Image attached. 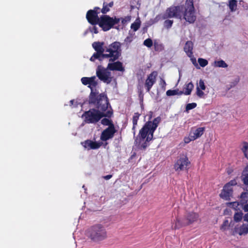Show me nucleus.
<instances>
[{"label": "nucleus", "mask_w": 248, "mask_h": 248, "mask_svg": "<svg viewBox=\"0 0 248 248\" xmlns=\"http://www.w3.org/2000/svg\"><path fill=\"white\" fill-rule=\"evenodd\" d=\"M237 182L235 179H233L231 180L230 182L226 184L225 185L230 187L232 188V186H235L237 185Z\"/></svg>", "instance_id": "a19ab883"}, {"label": "nucleus", "mask_w": 248, "mask_h": 248, "mask_svg": "<svg viewBox=\"0 0 248 248\" xmlns=\"http://www.w3.org/2000/svg\"><path fill=\"white\" fill-rule=\"evenodd\" d=\"M93 10L95 12H97V14L100 13V8L98 7H95Z\"/></svg>", "instance_id": "3c124183"}, {"label": "nucleus", "mask_w": 248, "mask_h": 248, "mask_svg": "<svg viewBox=\"0 0 248 248\" xmlns=\"http://www.w3.org/2000/svg\"><path fill=\"white\" fill-rule=\"evenodd\" d=\"M104 45V42L99 41L92 44V47L95 52L93 54L90 60L94 62L97 60L102 62L107 59L109 62L107 67L109 70L124 71L123 63L120 61L115 62L122 56L121 43L115 41L107 46H105Z\"/></svg>", "instance_id": "f257e3e1"}, {"label": "nucleus", "mask_w": 248, "mask_h": 248, "mask_svg": "<svg viewBox=\"0 0 248 248\" xmlns=\"http://www.w3.org/2000/svg\"><path fill=\"white\" fill-rule=\"evenodd\" d=\"M230 205H232V206L236 210L239 209V206H241V202L239 203L237 202H232L229 203Z\"/></svg>", "instance_id": "79ce46f5"}, {"label": "nucleus", "mask_w": 248, "mask_h": 248, "mask_svg": "<svg viewBox=\"0 0 248 248\" xmlns=\"http://www.w3.org/2000/svg\"><path fill=\"white\" fill-rule=\"evenodd\" d=\"M96 75L101 81L107 84L112 80L113 77L108 67L105 68L101 65H98L96 69Z\"/></svg>", "instance_id": "1a4fd4ad"}, {"label": "nucleus", "mask_w": 248, "mask_h": 248, "mask_svg": "<svg viewBox=\"0 0 248 248\" xmlns=\"http://www.w3.org/2000/svg\"><path fill=\"white\" fill-rule=\"evenodd\" d=\"M242 151L244 152L246 157L248 159V143L244 142Z\"/></svg>", "instance_id": "c9c22d12"}, {"label": "nucleus", "mask_w": 248, "mask_h": 248, "mask_svg": "<svg viewBox=\"0 0 248 248\" xmlns=\"http://www.w3.org/2000/svg\"><path fill=\"white\" fill-rule=\"evenodd\" d=\"M157 75L158 73L156 71H154L147 75L144 84L146 92H149L153 85L156 83Z\"/></svg>", "instance_id": "9b49d317"}, {"label": "nucleus", "mask_w": 248, "mask_h": 248, "mask_svg": "<svg viewBox=\"0 0 248 248\" xmlns=\"http://www.w3.org/2000/svg\"><path fill=\"white\" fill-rule=\"evenodd\" d=\"M199 218V215L198 213L194 212H187L186 213L183 218H176L175 224L172 226V228L176 230L189 226L197 222Z\"/></svg>", "instance_id": "39448f33"}, {"label": "nucleus", "mask_w": 248, "mask_h": 248, "mask_svg": "<svg viewBox=\"0 0 248 248\" xmlns=\"http://www.w3.org/2000/svg\"><path fill=\"white\" fill-rule=\"evenodd\" d=\"M183 5V10L182 16L190 24L194 23L196 20V15L194 6L193 0H186L185 4Z\"/></svg>", "instance_id": "423d86ee"}, {"label": "nucleus", "mask_w": 248, "mask_h": 248, "mask_svg": "<svg viewBox=\"0 0 248 248\" xmlns=\"http://www.w3.org/2000/svg\"><path fill=\"white\" fill-rule=\"evenodd\" d=\"M140 21L139 19H137L131 25V28L133 29L134 31H136L140 28Z\"/></svg>", "instance_id": "c85d7f7f"}, {"label": "nucleus", "mask_w": 248, "mask_h": 248, "mask_svg": "<svg viewBox=\"0 0 248 248\" xmlns=\"http://www.w3.org/2000/svg\"><path fill=\"white\" fill-rule=\"evenodd\" d=\"M196 88H198L199 89L202 90H205L206 86L204 84V81L202 79L199 80V84L197 85Z\"/></svg>", "instance_id": "58836bf2"}, {"label": "nucleus", "mask_w": 248, "mask_h": 248, "mask_svg": "<svg viewBox=\"0 0 248 248\" xmlns=\"http://www.w3.org/2000/svg\"><path fill=\"white\" fill-rule=\"evenodd\" d=\"M190 161L186 155H180L174 164V169L175 171H181L184 170H188Z\"/></svg>", "instance_id": "9d476101"}, {"label": "nucleus", "mask_w": 248, "mask_h": 248, "mask_svg": "<svg viewBox=\"0 0 248 248\" xmlns=\"http://www.w3.org/2000/svg\"><path fill=\"white\" fill-rule=\"evenodd\" d=\"M184 93V91H179L178 89L169 90L166 92L167 96H172L175 95H182Z\"/></svg>", "instance_id": "393cba45"}, {"label": "nucleus", "mask_w": 248, "mask_h": 248, "mask_svg": "<svg viewBox=\"0 0 248 248\" xmlns=\"http://www.w3.org/2000/svg\"><path fill=\"white\" fill-rule=\"evenodd\" d=\"M197 106L196 103H192L187 104L186 107V110L188 111L189 110L194 108Z\"/></svg>", "instance_id": "e433bc0d"}, {"label": "nucleus", "mask_w": 248, "mask_h": 248, "mask_svg": "<svg viewBox=\"0 0 248 248\" xmlns=\"http://www.w3.org/2000/svg\"><path fill=\"white\" fill-rule=\"evenodd\" d=\"M153 114V112H152V111L150 112L149 118V121H150V120L152 119Z\"/></svg>", "instance_id": "864d4df0"}, {"label": "nucleus", "mask_w": 248, "mask_h": 248, "mask_svg": "<svg viewBox=\"0 0 248 248\" xmlns=\"http://www.w3.org/2000/svg\"><path fill=\"white\" fill-rule=\"evenodd\" d=\"M92 32H93L94 33H97L98 32V29L95 26H93L92 30Z\"/></svg>", "instance_id": "09e8293b"}, {"label": "nucleus", "mask_w": 248, "mask_h": 248, "mask_svg": "<svg viewBox=\"0 0 248 248\" xmlns=\"http://www.w3.org/2000/svg\"><path fill=\"white\" fill-rule=\"evenodd\" d=\"M115 127H108L104 129L101 133L100 140L102 141H107L108 140L113 138L115 133L116 132Z\"/></svg>", "instance_id": "f8f14e48"}, {"label": "nucleus", "mask_w": 248, "mask_h": 248, "mask_svg": "<svg viewBox=\"0 0 248 248\" xmlns=\"http://www.w3.org/2000/svg\"><path fill=\"white\" fill-rule=\"evenodd\" d=\"M160 85L161 86V88L164 90H165L166 89V83L165 81V80L163 79H161V80L160 81Z\"/></svg>", "instance_id": "a18cd8bd"}, {"label": "nucleus", "mask_w": 248, "mask_h": 248, "mask_svg": "<svg viewBox=\"0 0 248 248\" xmlns=\"http://www.w3.org/2000/svg\"><path fill=\"white\" fill-rule=\"evenodd\" d=\"M95 79H96L95 76H93V77H90L89 78V85L88 86V87L89 88H90L91 90V93H94L96 94V96L97 95V96H98L100 95V93L99 94L98 92H94L93 91V88H95L98 85V82Z\"/></svg>", "instance_id": "a211bd4d"}, {"label": "nucleus", "mask_w": 248, "mask_h": 248, "mask_svg": "<svg viewBox=\"0 0 248 248\" xmlns=\"http://www.w3.org/2000/svg\"><path fill=\"white\" fill-rule=\"evenodd\" d=\"M245 204L243 205L242 206L241 205V207H243V209H244V210L245 211V212H248V203L247 204H246V203H244Z\"/></svg>", "instance_id": "de8ad7c7"}, {"label": "nucleus", "mask_w": 248, "mask_h": 248, "mask_svg": "<svg viewBox=\"0 0 248 248\" xmlns=\"http://www.w3.org/2000/svg\"><path fill=\"white\" fill-rule=\"evenodd\" d=\"M101 123L103 125L108 126V127L112 126V127H115L114 124L111 120L108 118H103L101 121Z\"/></svg>", "instance_id": "a878e982"}, {"label": "nucleus", "mask_w": 248, "mask_h": 248, "mask_svg": "<svg viewBox=\"0 0 248 248\" xmlns=\"http://www.w3.org/2000/svg\"><path fill=\"white\" fill-rule=\"evenodd\" d=\"M113 6V2L111 1L109 3H107L106 2L103 3V6L102 9H101V12L105 14L107 13H108V11H109V8L112 7Z\"/></svg>", "instance_id": "5701e85b"}, {"label": "nucleus", "mask_w": 248, "mask_h": 248, "mask_svg": "<svg viewBox=\"0 0 248 248\" xmlns=\"http://www.w3.org/2000/svg\"><path fill=\"white\" fill-rule=\"evenodd\" d=\"M196 94L200 98H204L205 95L202 90L199 89L198 88H196Z\"/></svg>", "instance_id": "ea45409f"}, {"label": "nucleus", "mask_w": 248, "mask_h": 248, "mask_svg": "<svg viewBox=\"0 0 248 248\" xmlns=\"http://www.w3.org/2000/svg\"><path fill=\"white\" fill-rule=\"evenodd\" d=\"M137 89L140 99L142 101L144 97V93H143V86L139 83L137 85Z\"/></svg>", "instance_id": "bb28decb"}, {"label": "nucleus", "mask_w": 248, "mask_h": 248, "mask_svg": "<svg viewBox=\"0 0 248 248\" xmlns=\"http://www.w3.org/2000/svg\"><path fill=\"white\" fill-rule=\"evenodd\" d=\"M154 46L155 51H161L164 49L163 45L157 42H155Z\"/></svg>", "instance_id": "72a5a7b5"}, {"label": "nucleus", "mask_w": 248, "mask_h": 248, "mask_svg": "<svg viewBox=\"0 0 248 248\" xmlns=\"http://www.w3.org/2000/svg\"><path fill=\"white\" fill-rule=\"evenodd\" d=\"M82 83L84 85H89V78L83 77L81 79Z\"/></svg>", "instance_id": "37998d69"}, {"label": "nucleus", "mask_w": 248, "mask_h": 248, "mask_svg": "<svg viewBox=\"0 0 248 248\" xmlns=\"http://www.w3.org/2000/svg\"><path fill=\"white\" fill-rule=\"evenodd\" d=\"M198 61L201 67H204L208 64V61L205 59L199 58Z\"/></svg>", "instance_id": "f704fd0d"}, {"label": "nucleus", "mask_w": 248, "mask_h": 248, "mask_svg": "<svg viewBox=\"0 0 248 248\" xmlns=\"http://www.w3.org/2000/svg\"><path fill=\"white\" fill-rule=\"evenodd\" d=\"M173 21L172 20H170L168 19H166L165 21L164 22V26L167 29H170L173 24Z\"/></svg>", "instance_id": "473e14b6"}, {"label": "nucleus", "mask_w": 248, "mask_h": 248, "mask_svg": "<svg viewBox=\"0 0 248 248\" xmlns=\"http://www.w3.org/2000/svg\"><path fill=\"white\" fill-rule=\"evenodd\" d=\"M243 215L241 212L235 213L233 217L234 221L237 222L240 221L242 219Z\"/></svg>", "instance_id": "2f4dec72"}, {"label": "nucleus", "mask_w": 248, "mask_h": 248, "mask_svg": "<svg viewBox=\"0 0 248 248\" xmlns=\"http://www.w3.org/2000/svg\"><path fill=\"white\" fill-rule=\"evenodd\" d=\"M143 45L148 47H151L153 46L152 40L150 38L146 39L144 41Z\"/></svg>", "instance_id": "4c0bfd02"}, {"label": "nucleus", "mask_w": 248, "mask_h": 248, "mask_svg": "<svg viewBox=\"0 0 248 248\" xmlns=\"http://www.w3.org/2000/svg\"><path fill=\"white\" fill-rule=\"evenodd\" d=\"M232 188H230L224 185L220 194H219V196L221 198L225 200L229 201L230 200L231 197L232 196Z\"/></svg>", "instance_id": "2eb2a0df"}, {"label": "nucleus", "mask_w": 248, "mask_h": 248, "mask_svg": "<svg viewBox=\"0 0 248 248\" xmlns=\"http://www.w3.org/2000/svg\"><path fill=\"white\" fill-rule=\"evenodd\" d=\"M98 15L94 11L89 10L86 14V18L88 22L93 25L98 24L100 20Z\"/></svg>", "instance_id": "ddd939ff"}, {"label": "nucleus", "mask_w": 248, "mask_h": 248, "mask_svg": "<svg viewBox=\"0 0 248 248\" xmlns=\"http://www.w3.org/2000/svg\"><path fill=\"white\" fill-rule=\"evenodd\" d=\"M183 10V4L177 6L172 5L168 8L163 15L157 16L155 19L158 18V19L165 20L173 17L181 19Z\"/></svg>", "instance_id": "0eeeda50"}, {"label": "nucleus", "mask_w": 248, "mask_h": 248, "mask_svg": "<svg viewBox=\"0 0 248 248\" xmlns=\"http://www.w3.org/2000/svg\"><path fill=\"white\" fill-rule=\"evenodd\" d=\"M102 144V142L93 141L90 140H87L81 142V144L88 150L99 149Z\"/></svg>", "instance_id": "4468645a"}, {"label": "nucleus", "mask_w": 248, "mask_h": 248, "mask_svg": "<svg viewBox=\"0 0 248 248\" xmlns=\"http://www.w3.org/2000/svg\"><path fill=\"white\" fill-rule=\"evenodd\" d=\"M228 6L232 12H234L237 9V1L236 0H229Z\"/></svg>", "instance_id": "b1692460"}, {"label": "nucleus", "mask_w": 248, "mask_h": 248, "mask_svg": "<svg viewBox=\"0 0 248 248\" xmlns=\"http://www.w3.org/2000/svg\"><path fill=\"white\" fill-rule=\"evenodd\" d=\"M108 143L106 141L105 143L102 144V145H103L104 147L105 148L106 147V146L108 145Z\"/></svg>", "instance_id": "5fc2aeb1"}, {"label": "nucleus", "mask_w": 248, "mask_h": 248, "mask_svg": "<svg viewBox=\"0 0 248 248\" xmlns=\"http://www.w3.org/2000/svg\"><path fill=\"white\" fill-rule=\"evenodd\" d=\"M89 103L95 106L96 109L91 108L83 113L82 117L84 118L85 123L95 124L103 117L110 118L112 115L113 112L111 109L106 111L110 105L105 93H100L97 96L94 93H90Z\"/></svg>", "instance_id": "f03ea898"}, {"label": "nucleus", "mask_w": 248, "mask_h": 248, "mask_svg": "<svg viewBox=\"0 0 248 248\" xmlns=\"http://www.w3.org/2000/svg\"><path fill=\"white\" fill-rule=\"evenodd\" d=\"M228 223V220H226L224 221L223 224L221 225L220 228L222 230H225V227L227 226V224Z\"/></svg>", "instance_id": "49530a36"}, {"label": "nucleus", "mask_w": 248, "mask_h": 248, "mask_svg": "<svg viewBox=\"0 0 248 248\" xmlns=\"http://www.w3.org/2000/svg\"><path fill=\"white\" fill-rule=\"evenodd\" d=\"M86 235L94 242L103 241L108 237L107 230L101 224H96L91 226L86 231Z\"/></svg>", "instance_id": "20e7f679"}, {"label": "nucleus", "mask_w": 248, "mask_h": 248, "mask_svg": "<svg viewBox=\"0 0 248 248\" xmlns=\"http://www.w3.org/2000/svg\"><path fill=\"white\" fill-rule=\"evenodd\" d=\"M204 130V127H199L194 130L191 131L189 135H191L192 139L195 140L203 135Z\"/></svg>", "instance_id": "f3484780"}, {"label": "nucleus", "mask_w": 248, "mask_h": 248, "mask_svg": "<svg viewBox=\"0 0 248 248\" xmlns=\"http://www.w3.org/2000/svg\"><path fill=\"white\" fill-rule=\"evenodd\" d=\"M193 43L191 41H187L184 47V50L187 56L189 57H193Z\"/></svg>", "instance_id": "dca6fc26"}, {"label": "nucleus", "mask_w": 248, "mask_h": 248, "mask_svg": "<svg viewBox=\"0 0 248 248\" xmlns=\"http://www.w3.org/2000/svg\"><path fill=\"white\" fill-rule=\"evenodd\" d=\"M112 177V175L111 174L107 175L106 176H103V178L105 180H109Z\"/></svg>", "instance_id": "8fccbe9b"}, {"label": "nucleus", "mask_w": 248, "mask_h": 248, "mask_svg": "<svg viewBox=\"0 0 248 248\" xmlns=\"http://www.w3.org/2000/svg\"><path fill=\"white\" fill-rule=\"evenodd\" d=\"M140 116V114L139 112H135L134 114V115L132 118V123H133V127L132 130L133 132L134 135L136 134V126L138 124V121L139 119Z\"/></svg>", "instance_id": "aec40b11"}, {"label": "nucleus", "mask_w": 248, "mask_h": 248, "mask_svg": "<svg viewBox=\"0 0 248 248\" xmlns=\"http://www.w3.org/2000/svg\"><path fill=\"white\" fill-rule=\"evenodd\" d=\"M240 198L241 204L242 206L244 203H246L248 201V192H244L241 194Z\"/></svg>", "instance_id": "cd10ccee"}, {"label": "nucleus", "mask_w": 248, "mask_h": 248, "mask_svg": "<svg viewBox=\"0 0 248 248\" xmlns=\"http://www.w3.org/2000/svg\"><path fill=\"white\" fill-rule=\"evenodd\" d=\"M120 19L116 17L113 18L108 15H103L100 18L98 23L99 26L104 31L109 30L113 26L119 23Z\"/></svg>", "instance_id": "6e6552de"}, {"label": "nucleus", "mask_w": 248, "mask_h": 248, "mask_svg": "<svg viewBox=\"0 0 248 248\" xmlns=\"http://www.w3.org/2000/svg\"><path fill=\"white\" fill-rule=\"evenodd\" d=\"M192 137H191V135H189V137H185L184 139V141L185 143L187 144L189 143L191 141H193L194 140L192 139Z\"/></svg>", "instance_id": "c03bdc74"}, {"label": "nucleus", "mask_w": 248, "mask_h": 248, "mask_svg": "<svg viewBox=\"0 0 248 248\" xmlns=\"http://www.w3.org/2000/svg\"><path fill=\"white\" fill-rule=\"evenodd\" d=\"M244 220L248 222V213L244 216Z\"/></svg>", "instance_id": "603ef678"}, {"label": "nucleus", "mask_w": 248, "mask_h": 248, "mask_svg": "<svg viewBox=\"0 0 248 248\" xmlns=\"http://www.w3.org/2000/svg\"><path fill=\"white\" fill-rule=\"evenodd\" d=\"M160 122L161 118L158 116L153 121H148L145 123L135 140L139 149L145 150L149 146V142L153 139L154 133Z\"/></svg>", "instance_id": "7ed1b4c3"}, {"label": "nucleus", "mask_w": 248, "mask_h": 248, "mask_svg": "<svg viewBox=\"0 0 248 248\" xmlns=\"http://www.w3.org/2000/svg\"><path fill=\"white\" fill-rule=\"evenodd\" d=\"M228 174H230L231 173V172H229V171H228Z\"/></svg>", "instance_id": "6e6d98bb"}, {"label": "nucleus", "mask_w": 248, "mask_h": 248, "mask_svg": "<svg viewBox=\"0 0 248 248\" xmlns=\"http://www.w3.org/2000/svg\"><path fill=\"white\" fill-rule=\"evenodd\" d=\"M238 230V233L240 235L248 233V224H243Z\"/></svg>", "instance_id": "4be33fe9"}, {"label": "nucleus", "mask_w": 248, "mask_h": 248, "mask_svg": "<svg viewBox=\"0 0 248 248\" xmlns=\"http://www.w3.org/2000/svg\"><path fill=\"white\" fill-rule=\"evenodd\" d=\"M215 65L218 67L226 68L228 66L227 63L223 60L215 62Z\"/></svg>", "instance_id": "c756f323"}, {"label": "nucleus", "mask_w": 248, "mask_h": 248, "mask_svg": "<svg viewBox=\"0 0 248 248\" xmlns=\"http://www.w3.org/2000/svg\"><path fill=\"white\" fill-rule=\"evenodd\" d=\"M241 178L246 186V189L248 191V166H247L243 170Z\"/></svg>", "instance_id": "6ab92c4d"}, {"label": "nucleus", "mask_w": 248, "mask_h": 248, "mask_svg": "<svg viewBox=\"0 0 248 248\" xmlns=\"http://www.w3.org/2000/svg\"><path fill=\"white\" fill-rule=\"evenodd\" d=\"M133 39V35L132 34L129 33L127 36L124 39V43L126 44L127 47H128L130 44L132 42Z\"/></svg>", "instance_id": "7c9ffc66"}, {"label": "nucleus", "mask_w": 248, "mask_h": 248, "mask_svg": "<svg viewBox=\"0 0 248 248\" xmlns=\"http://www.w3.org/2000/svg\"><path fill=\"white\" fill-rule=\"evenodd\" d=\"M194 88V85L192 82L188 83H186L184 85L183 94L185 95H189L191 94V92Z\"/></svg>", "instance_id": "412c9836"}]
</instances>
